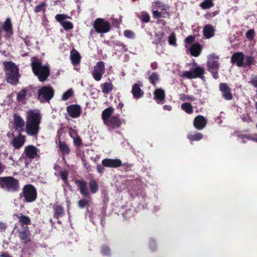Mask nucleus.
Masks as SVG:
<instances>
[{"mask_svg": "<svg viewBox=\"0 0 257 257\" xmlns=\"http://www.w3.org/2000/svg\"><path fill=\"white\" fill-rule=\"evenodd\" d=\"M149 79L150 82L155 86L159 81V76L157 73L154 72L150 76Z\"/></svg>", "mask_w": 257, "mask_h": 257, "instance_id": "41", "label": "nucleus"}, {"mask_svg": "<svg viewBox=\"0 0 257 257\" xmlns=\"http://www.w3.org/2000/svg\"><path fill=\"white\" fill-rule=\"evenodd\" d=\"M74 144L75 145L79 147L82 145V141L81 140V138L79 136H76L75 138L73 139Z\"/></svg>", "mask_w": 257, "mask_h": 257, "instance_id": "53", "label": "nucleus"}, {"mask_svg": "<svg viewBox=\"0 0 257 257\" xmlns=\"http://www.w3.org/2000/svg\"><path fill=\"white\" fill-rule=\"evenodd\" d=\"M23 154L31 160L40 158V150L33 145L26 146Z\"/></svg>", "mask_w": 257, "mask_h": 257, "instance_id": "11", "label": "nucleus"}, {"mask_svg": "<svg viewBox=\"0 0 257 257\" xmlns=\"http://www.w3.org/2000/svg\"><path fill=\"white\" fill-rule=\"evenodd\" d=\"M102 91L104 94L109 93L113 89V85L110 82H105L101 84Z\"/></svg>", "mask_w": 257, "mask_h": 257, "instance_id": "32", "label": "nucleus"}, {"mask_svg": "<svg viewBox=\"0 0 257 257\" xmlns=\"http://www.w3.org/2000/svg\"><path fill=\"white\" fill-rule=\"evenodd\" d=\"M205 70L200 66L192 68L190 71L183 72L182 76L188 79L196 78L197 77L202 78L204 77Z\"/></svg>", "mask_w": 257, "mask_h": 257, "instance_id": "9", "label": "nucleus"}, {"mask_svg": "<svg viewBox=\"0 0 257 257\" xmlns=\"http://www.w3.org/2000/svg\"><path fill=\"white\" fill-rule=\"evenodd\" d=\"M0 187L9 192H16L20 190L19 181L12 176L0 177Z\"/></svg>", "mask_w": 257, "mask_h": 257, "instance_id": "4", "label": "nucleus"}, {"mask_svg": "<svg viewBox=\"0 0 257 257\" xmlns=\"http://www.w3.org/2000/svg\"><path fill=\"white\" fill-rule=\"evenodd\" d=\"M104 72V63L103 61H99L96 63V65L93 67L91 74L95 80L99 81L101 79Z\"/></svg>", "mask_w": 257, "mask_h": 257, "instance_id": "10", "label": "nucleus"}, {"mask_svg": "<svg viewBox=\"0 0 257 257\" xmlns=\"http://www.w3.org/2000/svg\"><path fill=\"white\" fill-rule=\"evenodd\" d=\"M75 183L80 190L82 196L87 197L89 196L90 193L87 188V183L84 180H76Z\"/></svg>", "mask_w": 257, "mask_h": 257, "instance_id": "17", "label": "nucleus"}, {"mask_svg": "<svg viewBox=\"0 0 257 257\" xmlns=\"http://www.w3.org/2000/svg\"><path fill=\"white\" fill-rule=\"evenodd\" d=\"M200 7L203 10L210 9L214 6V3L211 0H204L200 4Z\"/></svg>", "mask_w": 257, "mask_h": 257, "instance_id": "38", "label": "nucleus"}, {"mask_svg": "<svg viewBox=\"0 0 257 257\" xmlns=\"http://www.w3.org/2000/svg\"><path fill=\"white\" fill-rule=\"evenodd\" d=\"M195 37L193 36H189L185 39V42L188 44H191L194 41Z\"/></svg>", "mask_w": 257, "mask_h": 257, "instance_id": "57", "label": "nucleus"}, {"mask_svg": "<svg viewBox=\"0 0 257 257\" xmlns=\"http://www.w3.org/2000/svg\"><path fill=\"white\" fill-rule=\"evenodd\" d=\"M168 41L170 45L173 46L176 45V39L174 33L171 34L169 37Z\"/></svg>", "mask_w": 257, "mask_h": 257, "instance_id": "50", "label": "nucleus"}, {"mask_svg": "<svg viewBox=\"0 0 257 257\" xmlns=\"http://www.w3.org/2000/svg\"><path fill=\"white\" fill-rule=\"evenodd\" d=\"M153 16L154 18L158 19L162 17V13L157 11H153Z\"/></svg>", "mask_w": 257, "mask_h": 257, "instance_id": "58", "label": "nucleus"}, {"mask_svg": "<svg viewBox=\"0 0 257 257\" xmlns=\"http://www.w3.org/2000/svg\"><path fill=\"white\" fill-rule=\"evenodd\" d=\"M42 115L39 110H29L26 112L25 131L28 135L37 137L39 130Z\"/></svg>", "mask_w": 257, "mask_h": 257, "instance_id": "1", "label": "nucleus"}, {"mask_svg": "<svg viewBox=\"0 0 257 257\" xmlns=\"http://www.w3.org/2000/svg\"><path fill=\"white\" fill-rule=\"evenodd\" d=\"M95 30L98 33H106L110 29V24L101 18L96 19L93 24Z\"/></svg>", "mask_w": 257, "mask_h": 257, "instance_id": "8", "label": "nucleus"}, {"mask_svg": "<svg viewBox=\"0 0 257 257\" xmlns=\"http://www.w3.org/2000/svg\"><path fill=\"white\" fill-rule=\"evenodd\" d=\"M89 187L92 193H95L98 190V183L94 179H92L89 181Z\"/></svg>", "mask_w": 257, "mask_h": 257, "instance_id": "34", "label": "nucleus"}, {"mask_svg": "<svg viewBox=\"0 0 257 257\" xmlns=\"http://www.w3.org/2000/svg\"><path fill=\"white\" fill-rule=\"evenodd\" d=\"M180 100L182 101H187L190 100L191 101H194L195 100V97L193 96H190L185 94H180Z\"/></svg>", "mask_w": 257, "mask_h": 257, "instance_id": "46", "label": "nucleus"}, {"mask_svg": "<svg viewBox=\"0 0 257 257\" xmlns=\"http://www.w3.org/2000/svg\"><path fill=\"white\" fill-rule=\"evenodd\" d=\"M206 123V118L204 116L199 115L194 118L193 124L196 129L201 130L205 127Z\"/></svg>", "mask_w": 257, "mask_h": 257, "instance_id": "21", "label": "nucleus"}, {"mask_svg": "<svg viewBox=\"0 0 257 257\" xmlns=\"http://www.w3.org/2000/svg\"><path fill=\"white\" fill-rule=\"evenodd\" d=\"M219 90L222 93V97L226 100H230L233 98L231 88L226 83H221L219 85Z\"/></svg>", "mask_w": 257, "mask_h": 257, "instance_id": "12", "label": "nucleus"}, {"mask_svg": "<svg viewBox=\"0 0 257 257\" xmlns=\"http://www.w3.org/2000/svg\"><path fill=\"white\" fill-rule=\"evenodd\" d=\"M151 67L153 70H155L158 67V64L156 62H154L151 64Z\"/></svg>", "mask_w": 257, "mask_h": 257, "instance_id": "64", "label": "nucleus"}, {"mask_svg": "<svg viewBox=\"0 0 257 257\" xmlns=\"http://www.w3.org/2000/svg\"><path fill=\"white\" fill-rule=\"evenodd\" d=\"M53 208L54 212V217L58 219L64 215V210L62 206L58 204H54Z\"/></svg>", "mask_w": 257, "mask_h": 257, "instance_id": "29", "label": "nucleus"}, {"mask_svg": "<svg viewBox=\"0 0 257 257\" xmlns=\"http://www.w3.org/2000/svg\"><path fill=\"white\" fill-rule=\"evenodd\" d=\"M150 17L148 13L143 12L142 13L141 20L145 23H148L150 21Z\"/></svg>", "mask_w": 257, "mask_h": 257, "instance_id": "51", "label": "nucleus"}, {"mask_svg": "<svg viewBox=\"0 0 257 257\" xmlns=\"http://www.w3.org/2000/svg\"><path fill=\"white\" fill-rule=\"evenodd\" d=\"M202 50L201 45L198 43H194L191 46L190 52L191 54L194 57H198L200 55Z\"/></svg>", "mask_w": 257, "mask_h": 257, "instance_id": "27", "label": "nucleus"}, {"mask_svg": "<svg viewBox=\"0 0 257 257\" xmlns=\"http://www.w3.org/2000/svg\"><path fill=\"white\" fill-rule=\"evenodd\" d=\"M54 90L50 86H43L38 91V99L41 102H49L54 96Z\"/></svg>", "mask_w": 257, "mask_h": 257, "instance_id": "6", "label": "nucleus"}, {"mask_svg": "<svg viewBox=\"0 0 257 257\" xmlns=\"http://www.w3.org/2000/svg\"><path fill=\"white\" fill-rule=\"evenodd\" d=\"M18 219L19 222L22 225H28L31 223V219L28 216L23 215L22 213H17L15 215Z\"/></svg>", "mask_w": 257, "mask_h": 257, "instance_id": "28", "label": "nucleus"}, {"mask_svg": "<svg viewBox=\"0 0 257 257\" xmlns=\"http://www.w3.org/2000/svg\"><path fill=\"white\" fill-rule=\"evenodd\" d=\"M254 35L255 32L253 29L249 30L246 33V37L250 40H251L253 39Z\"/></svg>", "mask_w": 257, "mask_h": 257, "instance_id": "52", "label": "nucleus"}, {"mask_svg": "<svg viewBox=\"0 0 257 257\" xmlns=\"http://www.w3.org/2000/svg\"><path fill=\"white\" fill-rule=\"evenodd\" d=\"M156 52L160 55L164 53V48L162 45V44L156 45Z\"/></svg>", "mask_w": 257, "mask_h": 257, "instance_id": "54", "label": "nucleus"}, {"mask_svg": "<svg viewBox=\"0 0 257 257\" xmlns=\"http://www.w3.org/2000/svg\"><path fill=\"white\" fill-rule=\"evenodd\" d=\"M46 7L47 4L46 2H42L35 7L34 12L36 13L41 12L45 13L46 11Z\"/></svg>", "mask_w": 257, "mask_h": 257, "instance_id": "35", "label": "nucleus"}, {"mask_svg": "<svg viewBox=\"0 0 257 257\" xmlns=\"http://www.w3.org/2000/svg\"><path fill=\"white\" fill-rule=\"evenodd\" d=\"M124 37L128 39H135L136 35L135 32L130 30H126L123 32Z\"/></svg>", "mask_w": 257, "mask_h": 257, "instance_id": "45", "label": "nucleus"}, {"mask_svg": "<svg viewBox=\"0 0 257 257\" xmlns=\"http://www.w3.org/2000/svg\"><path fill=\"white\" fill-rule=\"evenodd\" d=\"M218 57L214 54H210L208 56L207 66L208 70L213 74L215 79L218 78V70L219 69V63L218 62Z\"/></svg>", "mask_w": 257, "mask_h": 257, "instance_id": "7", "label": "nucleus"}, {"mask_svg": "<svg viewBox=\"0 0 257 257\" xmlns=\"http://www.w3.org/2000/svg\"><path fill=\"white\" fill-rule=\"evenodd\" d=\"M6 167L2 163L0 162V174H1L6 169Z\"/></svg>", "mask_w": 257, "mask_h": 257, "instance_id": "62", "label": "nucleus"}, {"mask_svg": "<svg viewBox=\"0 0 257 257\" xmlns=\"http://www.w3.org/2000/svg\"><path fill=\"white\" fill-rule=\"evenodd\" d=\"M7 227V225L6 223L0 221V230L1 231L5 230Z\"/></svg>", "mask_w": 257, "mask_h": 257, "instance_id": "61", "label": "nucleus"}, {"mask_svg": "<svg viewBox=\"0 0 257 257\" xmlns=\"http://www.w3.org/2000/svg\"><path fill=\"white\" fill-rule=\"evenodd\" d=\"M55 18L56 20L58 22L61 26H62V24L63 22H66V19H71V17L65 15V14H57L55 16Z\"/></svg>", "mask_w": 257, "mask_h": 257, "instance_id": "39", "label": "nucleus"}, {"mask_svg": "<svg viewBox=\"0 0 257 257\" xmlns=\"http://www.w3.org/2000/svg\"><path fill=\"white\" fill-rule=\"evenodd\" d=\"M14 126L16 130L19 133H21L25 130V121L19 115L15 114L14 115Z\"/></svg>", "mask_w": 257, "mask_h": 257, "instance_id": "20", "label": "nucleus"}, {"mask_svg": "<svg viewBox=\"0 0 257 257\" xmlns=\"http://www.w3.org/2000/svg\"><path fill=\"white\" fill-rule=\"evenodd\" d=\"M31 65L34 74L37 76L40 81H45L50 74V68L49 65H43L41 61L36 57L31 58Z\"/></svg>", "mask_w": 257, "mask_h": 257, "instance_id": "2", "label": "nucleus"}, {"mask_svg": "<svg viewBox=\"0 0 257 257\" xmlns=\"http://www.w3.org/2000/svg\"><path fill=\"white\" fill-rule=\"evenodd\" d=\"M203 135L200 133H196L194 135H189L187 138L191 141H199L202 139Z\"/></svg>", "mask_w": 257, "mask_h": 257, "instance_id": "42", "label": "nucleus"}, {"mask_svg": "<svg viewBox=\"0 0 257 257\" xmlns=\"http://www.w3.org/2000/svg\"><path fill=\"white\" fill-rule=\"evenodd\" d=\"M154 99L159 103H164V101L165 98V93L164 90L161 88L157 89L154 93Z\"/></svg>", "mask_w": 257, "mask_h": 257, "instance_id": "25", "label": "nucleus"}, {"mask_svg": "<svg viewBox=\"0 0 257 257\" xmlns=\"http://www.w3.org/2000/svg\"><path fill=\"white\" fill-rule=\"evenodd\" d=\"M32 89L28 87L22 89L17 94V99L19 102H23L26 97H30L32 96Z\"/></svg>", "mask_w": 257, "mask_h": 257, "instance_id": "19", "label": "nucleus"}, {"mask_svg": "<svg viewBox=\"0 0 257 257\" xmlns=\"http://www.w3.org/2000/svg\"><path fill=\"white\" fill-rule=\"evenodd\" d=\"M67 111L71 117L77 118L80 115L81 108L79 105L72 104L67 107Z\"/></svg>", "mask_w": 257, "mask_h": 257, "instance_id": "15", "label": "nucleus"}, {"mask_svg": "<svg viewBox=\"0 0 257 257\" xmlns=\"http://www.w3.org/2000/svg\"><path fill=\"white\" fill-rule=\"evenodd\" d=\"M0 257H13L7 252H2L0 254Z\"/></svg>", "mask_w": 257, "mask_h": 257, "instance_id": "63", "label": "nucleus"}, {"mask_svg": "<svg viewBox=\"0 0 257 257\" xmlns=\"http://www.w3.org/2000/svg\"><path fill=\"white\" fill-rule=\"evenodd\" d=\"M25 141V137L22 135L21 133H19L18 136L14 137L13 138L11 144L15 149H20L24 146Z\"/></svg>", "mask_w": 257, "mask_h": 257, "instance_id": "13", "label": "nucleus"}, {"mask_svg": "<svg viewBox=\"0 0 257 257\" xmlns=\"http://www.w3.org/2000/svg\"><path fill=\"white\" fill-rule=\"evenodd\" d=\"M113 111V109L112 107H108L102 111V118L104 123L111 117Z\"/></svg>", "mask_w": 257, "mask_h": 257, "instance_id": "31", "label": "nucleus"}, {"mask_svg": "<svg viewBox=\"0 0 257 257\" xmlns=\"http://www.w3.org/2000/svg\"><path fill=\"white\" fill-rule=\"evenodd\" d=\"M110 250L109 248L106 246H103L102 247L101 253L103 255H108L109 253Z\"/></svg>", "mask_w": 257, "mask_h": 257, "instance_id": "56", "label": "nucleus"}, {"mask_svg": "<svg viewBox=\"0 0 257 257\" xmlns=\"http://www.w3.org/2000/svg\"><path fill=\"white\" fill-rule=\"evenodd\" d=\"M181 108L188 114H191L193 112V108L191 104L185 102L182 104Z\"/></svg>", "mask_w": 257, "mask_h": 257, "instance_id": "36", "label": "nucleus"}, {"mask_svg": "<svg viewBox=\"0 0 257 257\" xmlns=\"http://www.w3.org/2000/svg\"><path fill=\"white\" fill-rule=\"evenodd\" d=\"M19 236L22 243L26 244L31 241V233L28 227L26 226L23 231L18 230Z\"/></svg>", "mask_w": 257, "mask_h": 257, "instance_id": "18", "label": "nucleus"}, {"mask_svg": "<svg viewBox=\"0 0 257 257\" xmlns=\"http://www.w3.org/2000/svg\"><path fill=\"white\" fill-rule=\"evenodd\" d=\"M245 62L243 64L244 66H250L252 64H254V58L251 56H246L245 57Z\"/></svg>", "mask_w": 257, "mask_h": 257, "instance_id": "44", "label": "nucleus"}, {"mask_svg": "<svg viewBox=\"0 0 257 257\" xmlns=\"http://www.w3.org/2000/svg\"><path fill=\"white\" fill-rule=\"evenodd\" d=\"M142 84L135 83L132 86V93L134 98L138 99L144 95V91L141 89Z\"/></svg>", "mask_w": 257, "mask_h": 257, "instance_id": "23", "label": "nucleus"}, {"mask_svg": "<svg viewBox=\"0 0 257 257\" xmlns=\"http://www.w3.org/2000/svg\"><path fill=\"white\" fill-rule=\"evenodd\" d=\"M20 196L24 197V201L26 202H32L37 198V190L32 185H26L23 187V191L20 194Z\"/></svg>", "mask_w": 257, "mask_h": 257, "instance_id": "5", "label": "nucleus"}, {"mask_svg": "<svg viewBox=\"0 0 257 257\" xmlns=\"http://www.w3.org/2000/svg\"><path fill=\"white\" fill-rule=\"evenodd\" d=\"M102 165L106 167L117 168L122 165V162L118 159H104L102 161Z\"/></svg>", "mask_w": 257, "mask_h": 257, "instance_id": "16", "label": "nucleus"}, {"mask_svg": "<svg viewBox=\"0 0 257 257\" xmlns=\"http://www.w3.org/2000/svg\"><path fill=\"white\" fill-rule=\"evenodd\" d=\"M90 198L88 197V199H82L80 200L78 202V205L79 208H83L87 205H88L90 202Z\"/></svg>", "mask_w": 257, "mask_h": 257, "instance_id": "40", "label": "nucleus"}, {"mask_svg": "<svg viewBox=\"0 0 257 257\" xmlns=\"http://www.w3.org/2000/svg\"><path fill=\"white\" fill-rule=\"evenodd\" d=\"M156 4L158 5V7L160 8L163 11L166 10L168 8V6L165 5H162L159 2L157 3Z\"/></svg>", "mask_w": 257, "mask_h": 257, "instance_id": "60", "label": "nucleus"}, {"mask_svg": "<svg viewBox=\"0 0 257 257\" xmlns=\"http://www.w3.org/2000/svg\"><path fill=\"white\" fill-rule=\"evenodd\" d=\"M215 29L211 25H206L203 28V34L207 39H209L214 35Z\"/></svg>", "mask_w": 257, "mask_h": 257, "instance_id": "26", "label": "nucleus"}, {"mask_svg": "<svg viewBox=\"0 0 257 257\" xmlns=\"http://www.w3.org/2000/svg\"><path fill=\"white\" fill-rule=\"evenodd\" d=\"M245 58L243 53L241 52H236L234 53L231 57V62L239 67H241L243 66V61Z\"/></svg>", "mask_w": 257, "mask_h": 257, "instance_id": "14", "label": "nucleus"}, {"mask_svg": "<svg viewBox=\"0 0 257 257\" xmlns=\"http://www.w3.org/2000/svg\"><path fill=\"white\" fill-rule=\"evenodd\" d=\"M4 65L7 82L12 85H16L19 81L18 68L12 62H4Z\"/></svg>", "mask_w": 257, "mask_h": 257, "instance_id": "3", "label": "nucleus"}, {"mask_svg": "<svg viewBox=\"0 0 257 257\" xmlns=\"http://www.w3.org/2000/svg\"><path fill=\"white\" fill-rule=\"evenodd\" d=\"M60 177L61 179L64 181L65 184L68 183V172L66 171H61L60 172Z\"/></svg>", "mask_w": 257, "mask_h": 257, "instance_id": "48", "label": "nucleus"}, {"mask_svg": "<svg viewBox=\"0 0 257 257\" xmlns=\"http://www.w3.org/2000/svg\"><path fill=\"white\" fill-rule=\"evenodd\" d=\"M72 90L71 89H69L63 94L62 99L63 100H66L69 98L72 95Z\"/></svg>", "mask_w": 257, "mask_h": 257, "instance_id": "49", "label": "nucleus"}, {"mask_svg": "<svg viewBox=\"0 0 257 257\" xmlns=\"http://www.w3.org/2000/svg\"><path fill=\"white\" fill-rule=\"evenodd\" d=\"M65 30H69L73 28V24L70 21L63 22L61 26Z\"/></svg>", "mask_w": 257, "mask_h": 257, "instance_id": "47", "label": "nucleus"}, {"mask_svg": "<svg viewBox=\"0 0 257 257\" xmlns=\"http://www.w3.org/2000/svg\"><path fill=\"white\" fill-rule=\"evenodd\" d=\"M237 136L238 139H241L243 143H245L246 141L247 140H253L257 142V139L249 136H246L243 134H237Z\"/></svg>", "mask_w": 257, "mask_h": 257, "instance_id": "43", "label": "nucleus"}, {"mask_svg": "<svg viewBox=\"0 0 257 257\" xmlns=\"http://www.w3.org/2000/svg\"><path fill=\"white\" fill-rule=\"evenodd\" d=\"M3 28L6 32L8 33H12V25L10 18H7L3 25Z\"/></svg>", "mask_w": 257, "mask_h": 257, "instance_id": "33", "label": "nucleus"}, {"mask_svg": "<svg viewBox=\"0 0 257 257\" xmlns=\"http://www.w3.org/2000/svg\"><path fill=\"white\" fill-rule=\"evenodd\" d=\"M58 147L59 151L62 153L63 156L67 155L69 154L70 150L68 146L64 142L59 141Z\"/></svg>", "mask_w": 257, "mask_h": 257, "instance_id": "30", "label": "nucleus"}, {"mask_svg": "<svg viewBox=\"0 0 257 257\" xmlns=\"http://www.w3.org/2000/svg\"><path fill=\"white\" fill-rule=\"evenodd\" d=\"M105 124L112 128L118 127L121 124V122L120 119L116 116H111L105 123Z\"/></svg>", "mask_w": 257, "mask_h": 257, "instance_id": "24", "label": "nucleus"}, {"mask_svg": "<svg viewBox=\"0 0 257 257\" xmlns=\"http://www.w3.org/2000/svg\"><path fill=\"white\" fill-rule=\"evenodd\" d=\"M164 33H160L159 34H156L155 36V40L153 42L156 45L161 44L164 41Z\"/></svg>", "mask_w": 257, "mask_h": 257, "instance_id": "37", "label": "nucleus"}, {"mask_svg": "<svg viewBox=\"0 0 257 257\" xmlns=\"http://www.w3.org/2000/svg\"><path fill=\"white\" fill-rule=\"evenodd\" d=\"M97 171L100 173L102 174L104 171V168L100 165H97L96 167Z\"/></svg>", "mask_w": 257, "mask_h": 257, "instance_id": "59", "label": "nucleus"}, {"mask_svg": "<svg viewBox=\"0 0 257 257\" xmlns=\"http://www.w3.org/2000/svg\"><path fill=\"white\" fill-rule=\"evenodd\" d=\"M81 57L79 52L75 49H72L70 52V59L71 63L74 66L79 65Z\"/></svg>", "mask_w": 257, "mask_h": 257, "instance_id": "22", "label": "nucleus"}, {"mask_svg": "<svg viewBox=\"0 0 257 257\" xmlns=\"http://www.w3.org/2000/svg\"><path fill=\"white\" fill-rule=\"evenodd\" d=\"M249 83L252 84L255 87H257V75L251 77V80L249 81Z\"/></svg>", "mask_w": 257, "mask_h": 257, "instance_id": "55", "label": "nucleus"}]
</instances>
